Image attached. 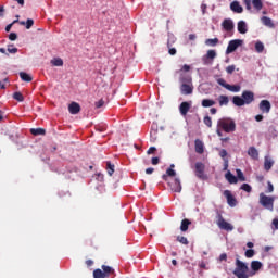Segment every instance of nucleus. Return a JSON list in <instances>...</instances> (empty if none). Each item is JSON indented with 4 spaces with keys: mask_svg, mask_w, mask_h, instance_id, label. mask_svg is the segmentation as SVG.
I'll return each instance as SVG.
<instances>
[{
    "mask_svg": "<svg viewBox=\"0 0 278 278\" xmlns=\"http://www.w3.org/2000/svg\"><path fill=\"white\" fill-rule=\"evenodd\" d=\"M237 29L239 34H247V31H249V29L247 28V22L239 21L237 25Z\"/></svg>",
    "mask_w": 278,
    "mask_h": 278,
    "instance_id": "22",
    "label": "nucleus"
},
{
    "mask_svg": "<svg viewBox=\"0 0 278 278\" xmlns=\"http://www.w3.org/2000/svg\"><path fill=\"white\" fill-rule=\"evenodd\" d=\"M102 273L104 274V277H110L111 275H114V268L111 266L102 265Z\"/></svg>",
    "mask_w": 278,
    "mask_h": 278,
    "instance_id": "26",
    "label": "nucleus"
},
{
    "mask_svg": "<svg viewBox=\"0 0 278 278\" xmlns=\"http://www.w3.org/2000/svg\"><path fill=\"white\" fill-rule=\"evenodd\" d=\"M243 43H244V41L241 39L230 40L228 43V47L226 49L227 55H229V53H233V51H236L238 49V47H242Z\"/></svg>",
    "mask_w": 278,
    "mask_h": 278,
    "instance_id": "7",
    "label": "nucleus"
},
{
    "mask_svg": "<svg viewBox=\"0 0 278 278\" xmlns=\"http://www.w3.org/2000/svg\"><path fill=\"white\" fill-rule=\"evenodd\" d=\"M152 164H153V166H157V164H160V157H157V156L152 157Z\"/></svg>",
    "mask_w": 278,
    "mask_h": 278,
    "instance_id": "55",
    "label": "nucleus"
},
{
    "mask_svg": "<svg viewBox=\"0 0 278 278\" xmlns=\"http://www.w3.org/2000/svg\"><path fill=\"white\" fill-rule=\"evenodd\" d=\"M255 51H257V53H262L264 51V43L262 41L255 43Z\"/></svg>",
    "mask_w": 278,
    "mask_h": 278,
    "instance_id": "41",
    "label": "nucleus"
},
{
    "mask_svg": "<svg viewBox=\"0 0 278 278\" xmlns=\"http://www.w3.org/2000/svg\"><path fill=\"white\" fill-rule=\"evenodd\" d=\"M15 23H18V20H15V21H13V23H11V24L7 25V27H5V31L10 33V31H11V29H12V26H13Z\"/></svg>",
    "mask_w": 278,
    "mask_h": 278,
    "instance_id": "51",
    "label": "nucleus"
},
{
    "mask_svg": "<svg viewBox=\"0 0 278 278\" xmlns=\"http://www.w3.org/2000/svg\"><path fill=\"white\" fill-rule=\"evenodd\" d=\"M180 81L182 83L180 86V92L181 94H192L194 87H192V78L182 77L180 78Z\"/></svg>",
    "mask_w": 278,
    "mask_h": 278,
    "instance_id": "3",
    "label": "nucleus"
},
{
    "mask_svg": "<svg viewBox=\"0 0 278 278\" xmlns=\"http://www.w3.org/2000/svg\"><path fill=\"white\" fill-rule=\"evenodd\" d=\"M20 25H25L26 29H31L34 27V21L31 18H28L26 22L25 21H18Z\"/></svg>",
    "mask_w": 278,
    "mask_h": 278,
    "instance_id": "32",
    "label": "nucleus"
},
{
    "mask_svg": "<svg viewBox=\"0 0 278 278\" xmlns=\"http://www.w3.org/2000/svg\"><path fill=\"white\" fill-rule=\"evenodd\" d=\"M255 255V250L250 249L245 251V257L251 258Z\"/></svg>",
    "mask_w": 278,
    "mask_h": 278,
    "instance_id": "47",
    "label": "nucleus"
},
{
    "mask_svg": "<svg viewBox=\"0 0 278 278\" xmlns=\"http://www.w3.org/2000/svg\"><path fill=\"white\" fill-rule=\"evenodd\" d=\"M52 66H64V61L61 58L51 60Z\"/></svg>",
    "mask_w": 278,
    "mask_h": 278,
    "instance_id": "36",
    "label": "nucleus"
},
{
    "mask_svg": "<svg viewBox=\"0 0 278 278\" xmlns=\"http://www.w3.org/2000/svg\"><path fill=\"white\" fill-rule=\"evenodd\" d=\"M189 40H197V35L190 34L189 35Z\"/></svg>",
    "mask_w": 278,
    "mask_h": 278,
    "instance_id": "64",
    "label": "nucleus"
},
{
    "mask_svg": "<svg viewBox=\"0 0 278 278\" xmlns=\"http://www.w3.org/2000/svg\"><path fill=\"white\" fill-rule=\"evenodd\" d=\"M190 225H192V222H190V219L188 218L182 219L180 224V231H187Z\"/></svg>",
    "mask_w": 278,
    "mask_h": 278,
    "instance_id": "25",
    "label": "nucleus"
},
{
    "mask_svg": "<svg viewBox=\"0 0 278 278\" xmlns=\"http://www.w3.org/2000/svg\"><path fill=\"white\" fill-rule=\"evenodd\" d=\"M274 190H275V187L273 186V182L268 181L266 192H274Z\"/></svg>",
    "mask_w": 278,
    "mask_h": 278,
    "instance_id": "49",
    "label": "nucleus"
},
{
    "mask_svg": "<svg viewBox=\"0 0 278 278\" xmlns=\"http://www.w3.org/2000/svg\"><path fill=\"white\" fill-rule=\"evenodd\" d=\"M190 108H192V104H190V102H181V104L179 105V112L181 116H187L188 112H190Z\"/></svg>",
    "mask_w": 278,
    "mask_h": 278,
    "instance_id": "14",
    "label": "nucleus"
},
{
    "mask_svg": "<svg viewBox=\"0 0 278 278\" xmlns=\"http://www.w3.org/2000/svg\"><path fill=\"white\" fill-rule=\"evenodd\" d=\"M232 103L233 105H236L237 108H242V105H245L244 104V100L242 99V97L240 96H235L232 98Z\"/></svg>",
    "mask_w": 278,
    "mask_h": 278,
    "instance_id": "24",
    "label": "nucleus"
},
{
    "mask_svg": "<svg viewBox=\"0 0 278 278\" xmlns=\"http://www.w3.org/2000/svg\"><path fill=\"white\" fill-rule=\"evenodd\" d=\"M241 98L243 99L245 105H251V103L255 101V93L250 90H244L241 94Z\"/></svg>",
    "mask_w": 278,
    "mask_h": 278,
    "instance_id": "9",
    "label": "nucleus"
},
{
    "mask_svg": "<svg viewBox=\"0 0 278 278\" xmlns=\"http://www.w3.org/2000/svg\"><path fill=\"white\" fill-rule=\"evenodd\" d=\"M93 278H106L105 274L101 269H96L93 271Z\"/></svg>",
    "mask_w": 278,
    "mask_h": 278,
    "instance_id": "39",
    "label": "nucleus"
},
{
    "mask_svg": "<svg viewBox=\"0 0 278 278\" xmlns=\"http://www.w3.org/2000/svg\"><path fill=\"white\" fill-rule=\"evenodd\" d=\"M255 121H256L257 123H262V121H264V115H262V114L256 115V116H255Z\"/></svg>",
    "mask_w": 278,
    "mask_h": 278,
    "instance_id": "56",
    "label": "nucleus"
},
{
    "mask_svg": "<svg viewBox=\"0 0 278 278\" xmlns=\"http://www.w3.org/2000/svg\"><path fill=\"white\" fill-rule=\"evenodd\" d=\"M181 71H184L185 73L190 72V65L185 64V65L182 66Z\"/></svg>",
    "mask_w": 278,
    "mask_h": 278,
    "instance_id": "60",
    "label": "nucleus"
},
{
    "mask_svg": "<svg viewBox=\"0 0 278 278\" xmlns=\"http://www.w3.org/2000/svg\"><path fill=\"white\" fill-rule=\"evenodd\" d=\"M217 127L226 134H233L236 131V121L231 119V117L219 118L217 121Z\"/></svg>",
    "mask_w": 278,
    "mask_h": 278,
    "instance_id": "2",
    "label": "nucleus"
},
{
    "mask_svg": "<svg viewBox=\"0 0 278 278\" xmlns=\"http://www.w3.org/2000/svg\"><path fill=\"white\" fill-rule=\"evenodd\" d=\"M273 225H274L275 229H278V219L277 218H275L273 220Z\"/></svg>",
    "mask_w": 278,
    "mask_h": 278,
    "instance_id": "62",
    "label": "nucleus"
},
{
    "mask_svg": "<svg viewBox=\"0 0 278 278\" xmlns=\"http://www.w3.org/2000/svg\"><path fill=\"white\" fill-rule=\"evenodd\" d=\"M195 177H198V179H207V175H205V164L202 162L195 163Z\"/></svg>",
    "mask_w": 278,
    "mask_h": 278,
    "instance_id": "8",
    "label": "nucleus"
},
{
    "mask_svg": "<svg viewBox=\"0 0 278 278\" xmlns=\"http://www.w3.org/2000/svg\"><path fill=\"white\" fill-rule=\"evenodd\" d=\"M218 103H219V106L223 108V105H229V97L227 96H219L218 97Z\"/></svg>",
    "mask_w": 278,
    "mask_h": 278,
    "instance_id": "29",
    "label": "nucleus"
},
{
    "mask_svg": "<svg viewBox=\"0 0 278 278\" xmlns=\"http://www.w3.org/2000/svg\"><path fill=\"white\" fill-rule=\"evenodd\" d=\"M217 226L224 231H231L233 229V225L229 222L225 220V217L220 213L217 214Z\"/></svg>",
    "mask_w": 278,
    "mask_h": 278,
    "instance_id": "5",
    "label": "nucleus"
},
{
    "mask_svg": "<svg viewBox=\"0 0 278 278\" xmlns=\"http://www.w3.org/2000/svg\"><path fill=\"white\" fill-rule=\"evenodd\" d=\"M224 197L227 199V203L230 207H236V205H238V200H236V197H233V193H231L230 190H225Z\"/></svg>",
    "mask_w": 278,
    "mask_h": 278,
    "instance_id": "12",
    "label": "nucleus"
},
{
    "mask_svg": "<svg viewBox=\"0 0 278 278\" xmlns=\"http://www.w3.org/2000/svg\"><path fill=\"white\" fill-rule=\"evenodd\" d=\"M247 10H251V0H244Z\"/></svg>",
    "mask_w": 278,
    "mask_h": 278,
    "instance_id": "61",
    "label": "nucleus"
},
{
    "mask_svg": "<svg viewBox=\"0 0 278 278\" xmlns=\"http://www.w3.org/2000/svg\"><path fill=\"white\" fill-rule=\"evenodd\" d=\"M106 173L110 177L114 175V164L110 161L106 162Z\"/></svg>",
    "mask_w": 278,
    "mask_h": 278,
    "instance_id": "35",
    "label": "nucleus"
},
{
    "mask_svg": "<svg viewBox=\"0 0 278 278\" xmlns=\"http://www.w3.org/2000/svg\"><path fill=\"white\" fill-rule=\"evenodd\" d=\"M260 203L265 207L266 210H270L273 212L274 203H275V198L268 197L264 193L260 194Z\"/></svg>",
    "mask_w": 278,
    "mask_h": 278,
    "instance_id": "4",
    "label": "nucleus"
},
{
    "mask_svg": "<svg viewBox=\"0 0 278 278\" xmlns=\"http://www.w3.org/2000/svg\"><path fill=\"white\" fill-rule=\"evenodd\" d=\"M222 27L225 31H233V21H231V18L224 20L222 23Z\"/></svg>",
    "mask_w": 278,
    "mask_h": 278,
    "instance_id": "15",
    "label": "nucleus"
},
{
    "mask_svg": "<svg viewBox=\"0 0 278 278\" xmlns=\"http://www.w3.org/2000/svg\"><path fill=\"white\" fill-rule=\"evenodd\" d=\"M227 168H229V160L224 159V170H227Z\"/></svg>",
    "mask_w": 278,
    "mask_h": 278,
    "instance_id": "57",
    "label": "nucleus"
},
{
    "mask_svg": "<svg viewBox=\"0 0 278 278\" xmlns=\"http://www.w3.org/2000/svg\"><path fill=\"white\" fill-rule=\"evenodd\" d=\"M205 45H207V47H216V45H218V38L206 39Z\"/></svg>",
    "mask_w": 278,
    "mask_h": 278,
    "instance_id": "38",
    "label": "nucleus"
},
{
    "mask_svg": "<svg viewBox=\"0 0 278 278\" xmlns=\"http://www.w3.org/2000/svg\"><path fill=\"white\" fill-rule=\"evenodd\" d=\"M237 180L239 181H247V177H244V173H242V169H237Z\"/></svg>",
    "mask_w": 278,
    "mask_h": 278,
    "instance_id": "40",
    "label": "nucleus"
},
{
    "mask_svg": "<svg viewBox=\"0 0 278 278\" xmlns=\"http://www.w3.org/2000/svg\"><path fill=\"white\" fill-rule=\"evenodd\" d=\"M230 10L232 12H236V14H242V12H244V9L242 8V5H240V2L238 1H233L230 3Z\"/></svg>",
    "mask_w": 278,
    "mask_h": 278,
    "instance_id": "17",
    "label": "nucleus"
},
{
    "mask_svg": "<svg viewBox=\"0 0 278 278\" xmlns=\"http://www.w3.org/2000/svg\"><path fill=\"white\" fill-rule=\"evenodd\" d=\"M167 181L172 192H181V180H179V178H174Z\"/></svg>",
    "mask_w": 278,
    "mask_h": 278,
    "instance_id": "10",
    "label": "nucleus"
},
{
    "mask_svg": "<svg viewBox=\"0 0 278 278\" xmlns=\"http://www.w3.org/2000/svg\"><path fill=\"white\" fill-rule=\"evenodd\" d=\"M236 71V65H229L226 67V73L228 75H233V72Z\"/></svg>",
    "mask_w": 278,
    "mask_h": 278,
    "instance_id": "46",
    "label": "nucleus"
},
{
    "mask_svg": "<svg viewBox=\"0 0 278 278\" xmlns=\"http://www.w3.org/2000/svg\"><path fill=\"white\" fill-rule=\"evenodd\" d=\"M271 108H273V105L270 104V101H268V100H262L258 104V109L261 110V112L263 114H269Z\"/></svg>",
    "mask_w": 278,
    "mask_h": 278,
    "instance_id": "13",
    "label": "nucleus"
},
{
    "mask_svg": "<svg viewBox=\"0 0 278 278\" xmlns=\"http://www.w3.org/2000/svg\"><path fill=\"white\" fill-rule=\"evenodd\" d=\"M202 108H212L214 105H216V101L212 100V99H203L201 102Z\"/></svg>",
    "mask_w": 278,
    "mask_h": 278,
    "instance_id": "28",
    "label": "nucleus"
},
{
    "mask_svg": "<svg viewBox=\"0 0 278 278\" xmlns=\"http://www.w3.org/2000/svg\"><path fill=\"white\" fill-rule=\"evenodd\" d=\"M252 5L257 10V12H260L262 8H264V3L262 2V0H252Z\"/></svg>",
    "mask_w": 278,
    "mask_h": 278,
    "instance_id": "34",
    "label": "nucleus"
},
{
    "mask_svg": "<svg viewBox=\"0 0 278 278\" xmlns=\"http://www.w3.org/2000/svg\"><path fill=\"white\" fill-rule=\"evenodd\" d=\"M235 265H236V268L233 270V275L237 278H249L255 275V273H249V265L240 261V258H236Z\"/></svg>",
    "mask_w": 278,
    "mask_h": 278,
    "instance_id": "1",
    "label": "nucleus"
},
{
    "mask_svg": "<svg viewBox=\"0 0 278 278\" xmlns=\"http://www.w3.org/2000/svg\"><path fill=\"white\" fill-rule=\"evenodd\" d=\"M219 262H227V253H223L219 255Z\"/></svg>",
    "mask_w": 278,
    "mask_h": 278,
    "instance_id": "54",
    "label": "nucleus"
},
{
    "mask_svg": "<svg viewBox=\"0 0 278 278\" xmlns=\"http://www.w3.org/2000/svg\"><path fill=\"white\" fill-rule=\"evenodd\" d=\"M217 84L230 92H240V90H242L240 85H229L224 78H218Z\"/></svg>",
    "mask_w": 278,
    "mask_h": 278,
    "instance_id": "6",
    "label": "nucleus"
},
{
    "mask_svg": "<svg viewBox=\"0 0 278 278\" xmlns=\"http://www.w3.org/2000/svg\"><path fill=\"white\" fill-rule=\"evenodd\" d=\"M216 59V50H208L205 55L202 56L203 64H212Z\"/></svg>",
    "mask_w": 278,
    "mask_h": 278,
    "instance_id": "11",
    "label": "nucleus"
},
{
    "mask_svg": "<svg viewBox=\"0 0 278 278\" xmlns=\"http://www.w3.org/2000/svg\"><path fill=\"white\" fill-rule=\"evenodd\" d=\"M86 264L88 267L92 266V264H94V262L92 260H87Z\"/></svg>",
    "mask_w": 278,
    "mask_h": 278,
    "instance_id": "63",
    "label": "nucleus"
},
{
    "mask_svg": "<svg viewBox=\"0 0 278 278\" xmlns=\"http://www.w3.org/2000/svg\"><path fill=\"white\" fill-rule=\"evenodd\" d=\"M154 151H157V149L155 147H151V148H149L147 153H148V155H151V154H153Z\"/></svg>",
    "mask_w": 278,
    "mask_h": 278,
    "instance_id": "59",
    "label": "nucleus"
},
{
    "mask_svg": "<svg viewBox=\"0 0 278 278\" xmlns=\"http://www.w3.org/2000/svg\"><path fill=\"white\" fill-rule=\"evenodd\" d=\"M105 101H103V99L99 100L98 102H96V108H103Z\"/></svg>",
    "mask_w": 278,
    "mask_h": 278,
    "instance_id": "53",
    "label": "nucleus"
},
{
    "mask_svg": "<svg viewBox=\"0 0 278 278\" xmlns=\"http://www.w3.org/2000/svg\"><path fill=\"white\" fill-rule=\"evenodd\" d=\"M241 190H243L244 192H251L253 190V188H251V185H249V184H243L241 186Z\"/></svg>",
    "mask_w": 278,
    "mask_h": 278,
    "instance_id": "44",
    "label": "nucleus"
},
{
    "mask_svg": "<svg viewBox=\"0 0 278 278\" xmlns=\"http://www.w3.org/2000/svg\"><path fill=\"white\" fill-rule=\"evenodd\" d=\"M219 156H220L223 160H227V150H225V149L220 150Z\"/></svg>",
    "mask_w": 278,
    "mask_h": 278,
    "instance_id": "50",
    "label": "nucleus"
},
{
    "mask_svg": "<svg viewBox=\"0 0 278 278\" xmlns=\"http://www.w3.org/2000/svg\"><path fill=\"white\" fill-rule=\"evenodd\" d=\"M154 172H155V169L153 167H149L146 169L147 175H153Z\"/></svg>",
    "mask_w": 278,
    "mask_h": 278,
    "instance_id": "58",
    "label": "nucleus"
},
{
    "mask_svg": "<svg viewBox=\"0 0 278 278\" xmlns=\"http://www.w3.org/2000/svg\"><path fill=\"white\" fill-rule=\"evenodd\" d=\"M20 77H21L22 81H27V83L33 81V79H34L29 74H27L25 72H21Z\"/></svg>",
    "mask_w": 278,
    "mask_h": 278,
    "instance_id": "33",
    "label": "nucleus"
},
{
    "mask_svg": "<svg viewBox=\"0 0 278 278\" xmlns=\"http://www.w3.org/2000/svg\"><path fill=\"white\" fill-rule=\"evenodd\" d=\"M261 268H262V262H260V261H252L251 262V269L254 273H257V270H260Z\"/></svg>",
    "mask_w": 278,
    "mask_h": 278,
    "instance_id": "31",
    "label": "nucleus"
},
{
    "mask_svg": "<svg viewBox=\"0 0 278 278\" xmlns=\"http://www.w3.org/2000/svg\"><path fill=\"white\" fill-rule=\"evenodd\" d=\"M226 179L230 184H238V177H236L233 174H231L230 170H228L225 175Z\"/></svg>",
    "mask_w": 278,
    "mask_h": 278,
    "instance_id": "27",
    "label": "nucleus"
},
{
    "mask_svg": "<svg viewBox=\"0 0 278 278\" xmlns=\"http://www.w3.org/2000/svg\"><path fill=\"white\" fill-rule=\"evenodd\" d=\"M194 146H195V153H199V155H203V153L205 152L203 141H201V139H195Z\"/></svg>",
    "mask_w": 278,
    "mask_h": 278,
    "instance_id": "19",
    "label": "nucleus"
},
{
    "mask_svg": "<svg viewBox=\"0 0 278 278\" xmlns=\"http://www.w3.org/2000/svg\"><path fill=\"white\" fill-rule=\"evenodd\" d=\"M204 125H206V127H212V117H210V115H206L203 119Z\"/></svg>",
    "mask_w": 278,
    "mask_h": 278,
    "instance_id": "43",
    "label": "nucleus"
},
{
    "mask_svg": "<svg viewBox=\"0 0 278 278\" xmlns=\"http://www.w3.org/2000/svg\"><path fill=\"white\" fill-rule=\"evenodd\" d=\"M30 134L33 136H45V134H47V131L45 130V128H33V129H30Z\"/></svg>",
    "mask_w": 278,
    "mask_h": 278,
    "instance_id": "30",
    "label": "nucleus"
},
{
    "mask_svg": "<svg viewBox=\"0 0 278 278\" xmlns=\"http://www.w3.org/2000/svg\"><path fill=\"white\" fill-rule=\"evenodd\" d=\"M177 241L180 242V244H189L188 238L182 237V236H178Z\"/></svg>",
    "mask_w": 278,
    "mask_h": 278,
    "instance_id": "45",
    "label": "nucleus"
},
{
    "mask_svg": "<svg viewBox=\"0 0 278 278\" xmlns=\"http://www.w3.org/2000/svg\"><path fill=\"white\" fill-rule=\"evenodd\" d=\"M9 53H18V48H15L14 45L8 47Z\"/></svg>",
    "mask_w": 278,
    "mask_h": 278,
    "instance_id": "48",
    "label": "nucleus"
},
{
    "mask_svg": "<svg viewBox=\"0 0 278 278\" xmlns=\"http://www.w3.org/2000/svg\"><path fill=\"white\" fill-rule=\"evenodd\" d=\"M13 99H15V101H18L20 103H23V101H25V97H23V93L18 91L13 93Z\"/></svg>",
    "mask_w": 278,
    "mask_h": 278,
    "instance_id": "37",
    "label": "nucleus"
},
{
    "mask_svg": "<svg viewBox=\"0 0 278 278\" xmlns=\"http://www.w3.org/2000/svg\"><path fill=\"white\" fill-rule=\"evenodd\" d=\"M263 25H265V27H269L270 29H275V23H273V20H270V17L268 16H263L261 18Z\"/></svg>",
    "mask_w": 278,
    "mask_h": 278,
    "instance_id": "21",
    "label": "nucleus"
},
{
    "mask_svg": "<svg viewBox=\"0 0 278 278\" xmlns=\"http://www.w3.org/2000/svg\"><path fill=\"white\" fill-rule=\"evenodd\" d=\"M274 165H275V161H273V159H270L269 156H265L264 170H266V173H268V170H270V168H273Z\"/></svg>",
    "mask_w": 278,
    "mask_h": 278,
    "instance_id": "20",
    "label": "nucleus"
},
{
    "mask_svg": "<svg viewBox=\"0 0 278 278\" xmlns=\"http://www.w3.org/2000/svg\"><path fill=\"white\" fill-rule=\"evenodd\" d=\"M248 155H250L252 160H257L260 157V152H257L255 147H250L248 150Z\"/></svg>",
    "mask_w": 278,
    "mask_h": 278,
    "instance_id": "23",
    "label": "nucleus"
},
{
    "mask_svg": "<svg viewBox=\"0 0 278 278\" xmlns=\"http://www.w3.org/2000/svg\"><path fill=\"white\" fill-rule=\"evenodd\" d=\"M68 112L70 114H79V112H81V106L77 102H72L68 105Z\"/></svg>",
    "mask_w": 278,
    "mask_h": 278,
    "instance_id": "18",
    "label": "nucleus"
},
{
    "mask_svg": "<svg viewBox=\"0 0 278 278\" xmlns=\"http://www.w3.org/2000/svg\"><path fill=\"white\" fill-rule=\"evenodd\" d=\"M17 38H18V35H16V33H11V34L9 35V40L14 41V40H16Z\"/></svg>",
    "mask_w": 278,
    "mask_h": 278,
    "instance_id": "52",
    "label": "nucleus"
},
{
    "mask_svg": "<svg viewBox=\"0 0 278 278\" xmlns=\"http://www.w3.org/2000/svg\"><path fill=\"white\" fill-rule=\"evenodd\" d=\"M175 164H172L170 166H169V168H167V170H166V174H164L163 176H162V179L164 180V181H168V177H175V175H177V173L175 172Z\"/></svg>",
    "mask_w": 278,
    "mask_h": 278,
    "instance_id": "16",
    "label": "nucleus"
},
{
    "mask_svg": "<svg viewBox=\"0 0 278 278\" xmlns=\"http://www.w3.org/2000/svg\"><path fill=\"white\" fill-rule=\"evenodd\" d=\"M167 47H168V53L169 55H177V49L170 48V39L167 41Z\"/></svg>",
    "mask_w": 278,
    "mask_h": 278,
    "instance_id": "42",
    "label": "nucleus"
}]
</instances>
